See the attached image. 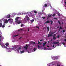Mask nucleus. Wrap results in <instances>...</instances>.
Returning a JSON list of instances; mask_svg holds the SVG:
<instances>
[{
	"mask_svg": "<svg viewBox=\"0 0 66 66\" xmlns=\"http://www.w3.org/2000/svg\"><path fill=\"white\" fill-rule=\"evenodd\" d=\"M56 36V35L55 34H54V36Z\"/></svg>",
	"mask_w": 66,
	"mask_h": 66,
	"instance_id": "50",
	"label": "nucleus"
},
{
	"mask_svg": "<svg viewBox=\"0 0 66 66\" xmlns=\"http://www.w3.org/2000/svg\"><path fill=\"white\" fill-rule=\"evenodd\" d=\"M30 31V29H28V31Z\"/></svg>",
	"mask_w": 66,
	"mask_h": 66,
	"instance_id": "54",
	"label": "nucleus"
},
{
	"mask_svg": "<svg viewBox=\"0 0 66 66\" xmlns=\"http://www.w3.org/2000/svg\"><path fill=\"white\" fill-rule=\"evenodd\" d=\"M40 43V42H39V41H38V44H39Z\"/></svg>",
	"mask_w": 66,
	"mask_h": 66,
	"instance_id": "43",
	"label": "nucleus"
},
{
	"mask_svg": "<svg viewBox=\"0 0 66 66\" xmlns=\"http://www.w3.org/2000/svg\"><path fill=\"white\" fill-rule=\"evenodd\" d=\"M29 19H30V18H29V17L28 18H27V20H29Z\"/></svg>",
	"mask_w": 66,
	"mask_h": 66,
	"instance_id": "33",
	"label": "nucleus"
},
{
	"mask_svg": "<svg viewBox=\"0 0 66 66\" xmlns=\"http://www.w3.org/2000/svg\"><path fill=\"white\" fill-rule=\"evenodd\" d=\"M36 49H37V48H34L33 49L34 51H35V50H36Z\"/></svg>",
	"mask_w": 66,
	"mask_h": 66,
	"instance_id": "24",
	"label": "nucleus"
},
{
	"mask_svg": "<svg viewBox=\"0 0 66 66\" xmlns=\"http://www.w3.org/2000/svg\"><path fill=\"white\" fill-rule=\"evenodd\" d=\"M4 37L2 36V35L1 34L0 35V42H1V40L2 39V40H3L4 39Z\"/></svg>",
	"mask_w": 66,
	"mask_h": 66,
	"instance_id": "2",
	"label": "nucleus"
},
{
	"mask_svg": "<svg viewBox=\"0 0 66 66\" xmlns=\"http://www.w3.org/2000/svg\"><path fill=\"white\" fill-rule=\"evenodd\" d=\"M47 4H45L44 6H43V7H47Z\"/></svg>",
	"mask_w": 66,
	"mask_h": 66,
	"instance_id": "13",
	"label": "nucleus"
},
{
	"mask_svg": "<svg viewBox=\"0 0 66 66\" xmlns=\"http://www.w3.org/2000/svg\"><path fill=\"white\" fill-rule=\"evenodd\" d=\"M55 59H58V58L57 57H55Z\"/></svg>",
	"mask_w": 66,
	"mask_h": 66,
	"instance_id": "38",
	"label": "nucleus"
},
{
	"mask_svg": "<svg viewBox=\"0 0 66 66\" xmlns=\"http://www.w3.org/2000/svg\"><path fill=\"white\" fill-rule=\"evenodd\" d=\"M20 31V30H18V31L19 32V31Z\"/></svg>",
	"mask_w": 66,
	"mask_h": 66,
	"instance_id": "52",
	"label": "nucleus"
},
{
	"mask_svg": "<svg viewBox=\"0 0 66 66\" xmlns=\"http://www.w3.org/2000/svg\"><path fill=\"white\" fill-rule=\"evenodd\" d=\"M47 44V42H45L43 44V45H46Z\"/></svg>",
	"mask_w": 66,
	"mask_h": 66,
	"instance_id": "26",
	"label": "nucleus"
},
{
	"mask_svg": "<svg viewBox=\"0 0 66 66\" xmlns=\"http://www.w3.org/2000/svg\"><path fill=\"white\" fill-rule=\"evenodd\" d=\"M62 24H64V23L63 22L62 23Z\"/></svg>",
	"mask_w": 66,
	"mask_h": 66,
	"instance_id": "63",
	"label": "nucleus"
},
{
	"mask_svg": "<svg viewBox=\"0 0 66 66\" xmlns=\"http://www.w3.org/2000/svg\"><path fill=\"white\" fill-rule=\"evenodd\" d=\"M23 26V24H22L21 25V26L22 27V26Z\"/></svg>",
	"mask_w": 66,
	"mask_h": 66,
	"instance_id": "34",
	"label": "nucleus"
},
{
	"mask_svg": "<svg viewBox=\"0 0 66 66\" xmlns=\"http://www.w3.org/2000/svg\"><path fill=\"white\" fill-rule=\"evenodd\" d=\"M13 20H10L11 23H13Z\"/></svg>",
	"mask_w": 66,
	"mask_h": 66,
	"instance_id": "14",
	"label": "nucleus"
},
{
	"mask_svg": "<svg viewBox=\"0 0 66 66\" xmlns=\"http://www.w3.org/2000/svg\"><path fill=\"white\" fill-rule=\"evenodd\" d=\"M48 43H50V41H48Z\"/></svg>",
	"mask_w": 66,
	"mask_h": 66,
	"instance_id": "51",
	"label": "nucleus"
},
{
	"mask_svg": "<svg viewBox=\"0 0 66 66\" xmlns=\"http://www.w3.org/2000/svg\"><path fill=\"white\" fill-rule=\"evenodd\" d=\"M5 45L6 47H8L9 45V43H6L5 44Z\"/></svg>",
	"mask_w": 66,
	"mask_h": 66,
	"instance_id": "7",
	"label": "nucleus"
},
{
	"mask_svg": "<svg viewBox=\"0 0 66 66\" xmlns=\"http://www.w3.org/2000/svg\"><path fill=\"white\" fill-rule=\"evenodd\" d=\"M34 20H31V21L32 23H33V21H34Z\"/></svg>",
	"mask_w": 66,
	"mask_h": 66,
	"instance_id": "16",
	"label": "nucleus"
},
{
	"mask_svg": "<svg viewBox=\"0 0 66 66\" xmlns=\"http://www.w3.org/2000/svg\"><path fill=\"white\" fill-rule=\"evenodd\" d=\"M57 38H59V37H60V36H59V35H58L57 36Z\"/></svg>",
	"mask_w": 66,
	"mask_h": 66,
	"instance_id": "37",
	"label": "nucleus"
},
{
	"mask_svg": "<svg viewBox=\"0 0 66 66\" xmlns=\"http://www.w3.org/2000/svg\"><path fill=\"white\" fill-rule=\"evenodd\" d=\"M58 22L59 23V24H61V23H60V21H58Z\"/></svg>",
	"mask_w": 66,
	"mask_h": 66,
	"instance_id": "35",
	"label": "nucleus"
},
{
	"mask_svg": "<svg viewBox=\"0 0 66 66\" xmlns=\"http://www.w3.org/2000/svg\"><path fill=\"white\" fill-rule=\"evenodd\" d=\"M31 43H32V44H35V42L33 41H31Z\"/></svg>",
	"mask_w": 66,
	"mask_h": 66,
	"instance_id": "22",
	"label": "nucleus"
},
{
	"mask_svg": "<svg viewBox=\"0 0 66 66\" xmlns=\"http://www.w3.org/2000/svg\"><path fill=\"white\" fill-rule=\"evenodd\" d=\"M26 18H29V17L28 16V15H26L25 16Z\"/></svg>",
	"mask_w": 66,
	"mask_h": 66,
	"instance_id": "28",
	"label": "nucleus"
},
{
	"mask_svg": "<svg viewBox=\"0 0 66 66\" xmlns=\"http://www.w3.org/2000/svg\"><path fill=\"white\" fill-rule=\"evenodd\" d=\"M61 30H62L63 29V28L62 27V26H60V27L59 30H61Z\"/></svg>",
	"mask_w": 66,
	"mask_h": 66,
	"instance_id": "15",
	"label": "nucleus"
},
{
	"mask_svg": "<svg viewBox=\"0 0 66 66\" xmlns=\"http://www.w3.org/2000/svg\"><path fill=\"white\" fill-rule=\"evenodd\" d=\"M54 46H55L54 45H53V47H54Z\"/></svg>",
	"mask_w": 66,
	"mask_h": 66,
	"instance_id": "49",
	"label": "nucleus"
},
{
	"mask_svg": "<svg viewBox=\"0 0 66 66\" xmlns=\"http://www.w3.org/2000/svg\"><path fill=\"white\" fill-rule=\"evenodd\" d=\"M2 28H4L5 27V25H3L2 26Z\"/></svg>",
	"mask_w": 66,
	"mask_h": 66,
	"instance_id": "29",
	"label": "nucleus"
},
{
	"mask_svg": "<svg viewBox=\"0 0 66 66\" xmlns=\"http://www.w3.org/2000/svg\"><path fill=\"white\" fill-rule=\"evenodd\" d=\"M62 44L63 45H65V43L64 42L62 43Z\"/></svg>",
	"mask_w": 66,
	"mask_h": 66,
	"instance_id": "32",
	"label": "nucleus"
},
{
	"mask_svg": "<svg viewBox=\"0 0 66 66\" xmlns=\"http://www.w3.org/2000/svg\"><path fill=\"white\" fill-rule=\"evenodd\" d=\"M47 47H49V46L48 45V46H47Z\"/></svg>",
	"mask_w": 66,
	"mask_h": 66,
	"instance_id": "53",
	"label": "nucleus"
},
{
	"mask_svg": "<svg viewBox=\"0 0 66 66\" xmlns=\"http://www.w3.org/2000/svg\"><path fill=\"white\" fill-rule=\"evenodd\" d=\"M11 17V15L10 14L8 15H7L5 16V18H9Z\"/></svg>",
	"mask_w": 66,
	"mask_h": 66,
	"instance_id": "4",
	"label": "nucleus"
},
{
	"mask_svg": "<svg viewBox=\"0 0 66 66\" xmlns=\"http://www.w3.org/2000/svg\"><path fill=\"white\" fill-rule=\"evenodd\" d=\"M51 22V24L52 25L53 24V21L52 20H51L50 21Z\"/></svg>",
	"mask_w": 66,
	"mask_h": 66,
	"instance_id": "8",
	"label": "nucleus"
},
{
	"mask_svg": "<svg viewBox=\"0 0 66 66\" xmlns=\"http://www.w3.org/2000/svg\"><path fill=\"white\" fill-rule=\"evenodd\" d=\"M44 49H46V47H45Z\"/></svg>",
	"mask_w": 66,
	"mask_h": 66,
	"instance_id": "56",
	"label": "nucleus"
},
{
	"mask_svg": "<svg viewBox=\"0 0 66 66\" xmlns=\"http://www.w3.org/2000/svg\"><path fill=\"white\" fill-rule=\"evenodd\" d=\"M4 47V48H6V46H5Z\"/></svg>",
	"mask_w": 66,
	"mask_h": 66,
	"instance_id": "44",
	"label": "nucleus"
},
{
	"mask_svg": "<svg viewBox=\"0 0 66 66\" xmlns=\"http://www.w3.org/2000/svg\"><path fill=\"white\" fill-rule=\"evenodd\" d=\"M51 17V15H48V17Z\"/></svg>",
	"mask_w": 66,
	"mask_h": 66,
	"instance_id": "27",
	"label": "nucleus"
},
{
	"mask_svg": "<svg viewBox=\"0 0 66 66\" xmlns=\"http://www.w3.org/2000/svg\"><path fill=\"white\" fill-rule=\"evenodd\" d=\"M19 18V17H17L16 18H15V20H18V18Z\"/></svg>",
	"mask_w": 66,
	"mask_h": 66,
	"instance_id": "17",
	"label": "nucleus"
},
{
	"mask_svg": "<svg viewBox=\"0 0 66 66\" xmlns=\"http://www.w3.org/2000/svg\"><path fill=\"white\" fill-rule=\"evenodd\" d=\"M38 48H40V47H39V45H38Z\"/></svg>",
	"mask_w": 66,
	"mask_h": 66,
	"instance_id": "41",
	"label": "nucleus"
},
{
	"mask_svg": "<svg viewBox=\"0 0 66 66\" xmlns=\"http://www.w3.org/2000/svg\"><path fill=\"white\" fill-rule=\"evenodd\" d=\"M26 46L27 47H29V45H27V44L26 45Z\"/></svg>",
	"mask_w": 66,
	"mask_h": 66,
	"instance_id": "40",
	"label": "nucleus"
},
{
	"mask_svg": "<svg viewBox=\"0 0 66 66\" xmlns=\"http://www.w3.org/2000/svg\"><path fill=\"white\" fill-rule=\"evenodd\" d=\"M51 42H52V39H51Z\"/></svg>",
	"mask_w": 66,
	"mask_h": 66,
	"instance_id": "58",
	"label": "nucleus"
},
{
	"mask_svg": "<svg viewBox=\"0 0 66 66\" xmlns=\"http://www.w3.org/2000/svg\"><path fill=\"white\" fill-rule=\"evenodd\" d=\"M15 22H16L18 24H20V23H21V22L19 21L18 22V20H16L15 21Z\"/></svg>",
	"mask_w": 66,
	"mask_h": 66,
	"instance_id": "6",
	"label": "nucleus"
},
{
	"mask_svg": "<svg viewBox=\"0 0 66 66\" xmlns=\"http://www.w3.org/2000/svg\"><path fill=\"white\" fill-rule=\"evenodd\" d=\"M61 33H62V31H61Z\"/></svg>",
	"mask_w": 66,
	"mask_h": 66,
	"instance_id": "62",
	"label": "nucleus"
},
{
	"mask_svg": "<svg viewBox=\"0 0 66 66\" xmlns=\"http://www.w3.org/2000/svg\"><path fill=\"white\" fill-rule=\"evenodd\" d=\"M36 27L37 28H38V27L37 26H36Z\"/></svg>",
	"mask_w": 66,
	"mask_h": 66,
	"instance_id": "61",
	"label": "nucleus"
},
{
	"mask_svg": "<svg viewBox=\"0 0 66 66\" xmlns=\"http://www.w3.org/2000/svg\"><path fill=\"white\" fill-rule=\"evenodd\" d=\"M64 41H66V39L64 40Z\"/></svg>",
	"mask_w": 66,
	"mask_h": 66,
	"instance_id": "57",
	"label": "nucleus"
},
{
	"mask_svg": "<svg viewBox=\"0 0 66 66\" xmlns=\"http://www.w3.org/2000/svg\"><path fill=\"white\" fill-rule=\"evenodd\" d=\"M43 40L41 39L40 40V41H43Z\"/></svg>",
	"mask_w": 66,
	"mask_h": 66,
	"instance_id": "48",
	"label": "nucleus"
},
{
	"mask_svg": "<svg viewBox=\"0 0 66 66\" xmlns=\"http://www.w3.org/2000/svg\"><path fill=\"white\" fill-rule=\"evenodd\" d=\"M47 30L48 31H49V30H50V27H49V26L47 28Z\"/></svg>",
	"mask_w": 66,
	"mask_h": 66,
	"instance_id": "10",
	"label": "nucleus"
},
{
	"mask_svg": "<svg viewBox=\"0 0 66 66\" xmlns=\"http://www.w3.org/2000/svg\"><path fill=\"white\" fill-rule=\"evenodd\" d=\"M49 34L48 36V37H50V36H53V35H52V34H53V32H50L49 33Z\"/></svg>",
	"mask_w": 66,
	"mask_h": 66,
	"instance_id": "3",
	"label": "nucleus"
},
{
	"mask_svg": "<svg viewBox=\"0 0 66 66\" xmlns=\"http://www.w3.org/2000/svg\"><path fill=\"white\" fill-rule=\"evenodd\" d=\"M38 29H39V27H38Z\"/></svg>",
	"mask_w": 66,
	"mask_h": 66,
	"instance_id": "59",
	"label": "nucleus"
},
{
	"mask_svg": "<svg viewBox=\"0 0 66 66\" xmlns=\"http://www.w3.org/2000/svg\"><path fill=\"white\" fill-rule=\"evenodd\" d=\"M43 47H45V45H43Z\"/></svg>",
	"mask_w": 66,
	"mask_h": 66,
	"instance_id": "60",
	"label": "nucleus"
},
{
	"mask_svg": "<svg viewBox=\"0 0 66 66\" xmlns=\"http://www.w3.org/2000/svg\"><path fill=\"white\" fill-rule=\"evenodd\" d=\"M54 19H56V20H57V18H54Z\"/></svg>",
	"mask_w": 66,
	"mask_h": 66,
	"instance_id": "42",
	"label": "nucleus"
},
{
	"mask_svg": "<svg viewBox=\"0 0 66 66\" xmlns=\"http://www.w3.org/2000/svg\"><path fill=\"white\" fill-rule=\"evenodd\" d=\"M24 49H25L26 50H27V49H28V47H26V46H24Z\"/></svg>",
	"mask_w": 66,
	"mask_h": 66,
	"instance_id": "12",
	"label": "nucleus"
},
{
	"mask_svg": "<svg viewBox=\"0 0 66 66\" xmlns=\"http://www.w3.org/2000/svg\"><path fill=\"white\" fill-rule=\"evenodd\" d=\"M50 22V21H47L46 22V23H49Z\"/></svg>",
	"mask_w": 66,
	"mask_h": 66,
	"instance_id": "18",
	"label": "nucleus"
},
{
	"mask_svg": "<svg viewBox=\"0 0 66 66\" xmlns=\"http://www.w3.org/2000/svg\"><path fill=\"white\" fill-rule=\"evenodd\" d=\"M18 36V35H14V37H16V36Z\"/></svg>",
	"mask_w": 66,
	"mask_h": 66,
	"instance_id": "30",
	"label": "nucleus"
},
{
	"mask_svg": "<svg viewBox=\"0 0 66 66\" xmlns=\"http://www.w3.org/2000/svg\"><path fill=\"white\" fill-rule=\"evenodd\" d=\"M59 42H54L52 44H53V45H54L55 44H59Z\"/></svg>",
	"mask_w": 66,
	"mask_h": 66,
	"instance_id": "5",
	"label": "nucleus"
},
{
	"mask_svg": "<svg viewBox=\"0 0 66 66\" xmlns=\"http://www.w3.org/2000/svg\"><path fill=\"white\" fill-rule=\"evenodd\" d=\"M2 20H0V23H2Z\"/></svg>",
	"mask_w": 66,
	"mask_h": 66,
	"instance_id": "31",
	"label": "nucleus"
},
{
	"mask_svg": "<svg viewBox=\"0 0 66 66\" xmlns=\"http://www.w3.org/2000/svg\"><path fill=\"white\" fill-rule=\"evenodd\" d=\"M42 18L43 19H44L46 18V17L45 16L42 17Z\"/></svg>",
	"mask_w": 66,
	"mask_h": 66,
	"instance_id": "20",
	"label": "nucleus"
},
{
	"mask_svg": "<svg viewBox=\"0 0 66 66\" xmlns=\"http://www.w3.org/2000/svg\"><path fill=\"white\" fill-rule=\"evenodd\" d=\"M52 16H55V14H53V15H52Z\"/></svg>",
	"mask_w": 66,
	"mask_h": 66,
	"instance_id": "36",
	"label": "nucleus"
},
{
	"mask_svg": "<svg viewBox=\"0 0 66 66\" xmlns=\"http://www.w3.org/2000/svg\"><path fill=\"white\" fill-rule=\"evenodd\" d=\"M58 16H60V15L58 14Z\"/></svg>",
	"mask_w": 66,
	"mask_h": 66,
	"instance_id": "64",
	"label": "nucleus"
},
{
	"mask_svg": "<svg viewBox=\"0 0 66 66\" xmlns=\"http://www.w3.org/2000/svg\"><path fill=\"white\" fill-rule=\"evenodd\" d=\"M57 66H60V64H57Z\"/></svg>",
	"mask_w": 66,
	"mask_h": 66,
	"instance_id": "39",
	"label": "nucleus"
},
{
	"mask_svg": "<svg viewBox=\"0 0 66 66\" xmlns=\"http://www.w3.org/2000/svg\"><path fill=\"white\" fill-rule=\"evenodd\" d=\"M13 47L14 48H12V49L13 50H15V49L17 48L16 49V50L18 52H19V50L21 49V47H20V46L19 45H15L13 46Z\"/></svg>",
	"mask_w": 66,
	"mask_h": 66,
	"instance_id": "1",
	"label": "nucleus"
},
{
	"mask_svg": "<svg viewBox=\"0 0 66 66\" xmlns=\"http://www.w3.org/2000/svg\"><path fill=\"white\" fill-rule=\"evenodd\" d=\"M66 31L65 30H63L62 31L63 33H64L66 32Z\"/></svg>",
	"mask_w": 66,
	"mask_h": 66,
	"instance_id": "23",
	"label": "nucleus"
},
{
	"mask_svg": "<svg viewBox=\"0 0 66 66\" xmlns=\"http://www.w3.org/2000/svg\"><path fill=\"white\" fill-rule=\"evenodd\" d=\"M60 30H58V32H60Z\"/></svg>",
	"mask_w": 66,
	"mask_h": 66,
	"instance_id": "55",
	"label": "nucleus"
},
{
	"mask_svg": "<svg viewBox=\"0 0 66 66\" xmlns=\"http://www.w3.org/2000/svg\"><path fill=\"white\" fill-rule=\"evenodd\" d=\"M2 26V24L0 23V27H1Z\"/></svg>",
	"mask_w": 66,
	"mask_h": 66,
	"instance_id": "25",
	"label": "nucleus"
},
{
	"mask_svg": "<svg viewBox=\"0 0 66 66\" xmlns=\"http://www.w3.org/2000/svg\"><path fill=\"white\" fill-rule=\"evenodd\" d=\"M8 22V21L7 20H5V21L4 22L5 23H7Z\"/></svg>",
	"mask_w": 66,
	"mask_h": 66,
	"instance_id": "9",
	"label": "nucleus"
},
{
	"mask_svg": "<svg viewBox=\"0 0 66 66\" xmlns=\"http://www.w3.org/2000/svg\"><path fill=\"white\" fill-rule=\"evenodd\" d=\"M21 37H21L20 38H19V39H21Z\"/></svg>",
	"mask_w": 66,
	"mask_h": 66,
	"instance_id": "47",
	"label": "nucleus"
},
{
	"mask_svg": "<svg viewBox=\"0 0 66 66\" xmlns=\"http://www.w3.org/2000/svg\"><path fill=\"white\" fill-rule=\"evenodd\" d=\"M20 52L21 53H24V51L23 50L22 51H21Z\"/></svg>",
	"mask_w": 66,
	"mask_h": 66,
	"instance_id": "19",
	"label": "nucleus"
},
{
	"mask_svg": "<svg viewBox=\"0 0 66 66\" xmlns=\"http://www.w3.org/2000/svg\"><path fill=\"white\" fill-rule=\"evenodd\" d=\"M23 30V29H20V31H21V30Z\"/></svg>",
	"mask_w": 66,
	"mask_h": 66,
	"instance_id": "45",
	"label": "nucleus"
},
{
	"mask_svg": "<svg viewBox=\"0 0 66 66\" xmlns=\"http://www.w3.org/2000/svg\"><path fill=\"white\" fill-rule=\"evenodd\" d=\"M56 38L54 36H53V39L54 40H55L56 39Z\"/></svg>",
	"mask_w": 66,
	"mask_h": 66,
	"instance_id": "11",
	"label": "nucleus"
},
{
	"mask_svg": "<svg viewBox=\"0 0 66 66\" xmlns=\"http://www.w3.org/2000/svg\"><path fill=\"white\" fill-rule=\"evenodd\" d=\"M11 20L10 19H8V21H9V20Z\"/></svg>",
	"mask_w": 66,
	"mask_h": 66,
	"instance_id": "46",
	"label": "nucleus"
},
{
	"mask_svg": "<svg viewBox=\"0 0 66 66\" xmlns=\"http://www.w3.org/2000/svg\"><path fill=\"white\" fill-rule=\"evenodd\" d=\"M34 13H35V14H36V13H37V11H34Z\"/></svg>",
	"mask_w": 66,
	"mask_h": 66,
	"instance_id": "21",
	"label": "nucleus"
}]
</instances>
